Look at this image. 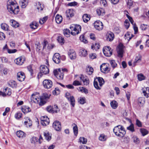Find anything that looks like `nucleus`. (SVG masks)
Returning a JSON list of instances; mask_svg holds the SVG:
<instances>
[{"label": "nucleus", "instance_id": "obj_1", "mask_svg": "<svg viewBox=\"0 0 149 149\" xmlns=\"http://www.w3.org/2000/svg\"><path fill=\"white\" fill-rule=\"evenodd\" d=\"M7 8L9 11L15 14H17L19 11V6L15 0H9Z\"/></svg>", "mask_w": 149, "mask_h": 149}, {"label": "nucleus", "instance_id": "obj_2", "mask_svg": "<svg viewBox=\"0 0 149 149\" xmlns=\"http://www.w3.org/2000/svg\"><path fill=\"white\" fill-rule=\"evenodd\" d=\"M31 101L38 104L40 106H42L46 103L45 101L41 98L39 94L38 93H34L31 95Z\"/></svg>", "mask_w": 149, "mask_h": 149}, {"label": "nucleus", "instance_id": "obj_3", "mask_svg": "<svg viewBox=\"0 0 149 149\" xmlns=\"http://www.w3.org/2000/svg\"><path fill=\"white\" fill-rule=\"evenodd\" d=\"M113 131L116 136L120 137H123L126 133L124 127L120 125H118L115 127Z\"/></svg>", "mask_w": 149, "mask_h": 149}, {"label": "nucleus", "instance_id": "obj_4", "mask_svg": "<svg viewBox=\"0 0 149 149\" xmlns=\"http://www.w3.org/2000/svg\"><path fill=\"white\" fill-rule=\"evenodd\" d=\"M70 28L71 31V34L75 36L79 33L81 30V27L79 25L72 24L70 25Z\"/></svg>", "mask_w": 149, "mask_h": 149}, {"label": "nucleus", "instance_id": "obj_5", "mask_svg": "<svg viewBox=\"0 0 149 149\" xmlns=\"http://www.w3.org/2000/svg\"><path fill=\"white\" fill-rule=\"evenodd\" d=\"M65 70V69H64ZM63 70L59 68L54 70V73L56 77L59 80H62L63 78Z\"/></svg>", "mask_w": 149, "mask_h": 149}, {"label": "nucleus", "instance_id": "obj_6", "mask_svg": "<svg viewBox=\"0 0 149 149\" xmlns=\"http://www.w3.org/2000/svg\"><path fill=\"white\" fill-rule=\"evenodd\" d=\"M30 141L31 144L36 145L38 142L39 144H41L43 141V139L41 135H40L38 139L36 137L33 136L31 139Z\"/></svg>", "mask_w": 149, "mask_h": 149}, {"label": "nucleus", "instance_id": "obj_7", "mask_svg": "<svg viewBox=\"0 0 149 149\" xmlns=\"http://www.w3.org/2000/svg\"><path fill=\"white\" fill-rule=\"evenodd\" d=\"M100 68L101 72L104 73H108L110 71L109 65L107 63H104L100 65Z\"/></svg>", "mask_w": 149, "mask_h": 149}, {"label": "nucleus", "instance_id": "obj_8", "mask_svg": "<svg viewBox=\"0 0 149 149\" xmlns=\"http://www.w3.org/2000/svg\"><path fill=\"white\" fill-rule=\"evenodd\" d=\"M65 97L70 102L71 105L74 107V106L75 101L74 97L71 95L69 93L67 92L65 94Z\"/></svg>", "mask_w": 149, "mask_h": 149}, {"label": "nucleus", "instance_id": "obj_9", "mask_svg": "<svg viewBox=\"0 0 149 149\" xmlns=\"http://www.w3.org/2000/svg\"><path fill=\"white\" fill-rule=\"evenodd\" d=\"M124 46L122 43H120L118 46L117 48V52L118 56L120 58H122L123 56V54L124 52L123 50Z\"/></svg>", "mask_w": 149, "mask_h": 149}, {"label": "nucleus", "instance_id": "obj_10", "mask_svg": "<svg viewBox=\"0 0 149 149\" xmlns=\"http://www.w3.org/2000/svg\"><path fill=\"white\" fill-rule=\"evenodd\" d=\"M52 82L49 79L44 80L42 82L44 88L47 89L50 88L52 86Z\"/></svg>", "mask_w": 149, "mask_h": 149}, {"label": "nucleus", "instance_id": "obj_11", "mask_svg": "<svg viewBox=\"0 0 149 149\" xmlns=\"http://www.w3.org/2000/svg\"><path fill=\"white\" fill-rule=\"evenodd\" d=\"M49 72V69L47 66L45 65H41L40 67V73L38 74V76H40L41 77V74L43 73L44 74H46Z\"/></svg>", "mask_w": 149, "mask_h": 149}, {"label": "nucleus", "instance_id": "obj_12", "mask_svg": "<svg viewBox=\"0 0 149 149\" xmlns=\"http://www.w3.org/2000/svg\"><path fill=\"white\" fill-rule=\"evenodd\" d=\"M94 26L95 29L98 31L102 30L103 27L102 23L100 20L95 21L94 23Z\"/></svg>", "mask_w": 149, "mask_h": 149}, {"label": "nucleus", "instance_id": "obj_13", "mask_svg": "<svg viewBox=\"0 0 149 149\" xmlns=\"http://www.w3.org/2000/svg\"><path fill=\"white\" fill-rule=\"evenodd\" d=\"M103 51L104 54L107 56H110L112 54V50L109 46H106L104 47Z\"/></svg>", "mask_w": 149, "mask_h": 149}, {"label": "nucleus", "instance_id": "obj_14", "mask_svg": "<svg viewBox=\"0 0 149 149\" xmlns=\"http://www.w3.org/2000/svg\"><path fill=\"white\" fill-rule=\"evenodd\" d=\"M41 124L43 126H46L49 123V118L47 116H42L41 118Z\"/></svg>", "mask_w": 149, "mask_h": 149}, {"label": "nucleus", "instance_id": "obj_15", "mask_svg": "<svg viewBox=\"0 0 149 149\" xmlns=\"http://www.w3.org/2000/svg\"><path fill=\"white\" fill-rule=\"evenodd\" d=\"M34 6L35 8L39 12H41L42 11L44 8V4L40 2H36L35 3Z\"/></svg>", "mask_w": 149, "mask_h": 149}, {"label": "nucleus", "instance_id": "obj_16", "mask_svg": "<svg viewBox=\"0 0 149 149\" xmlns=\"http://www.w3.org/2000/svg\"><path fill=\"white\" fill-rule=\"evenodd\" d=\"M53 127L56 131H60L61 129V125L60 122L58 121H55L53 124Z\"/></svg>", "mask_w": 149, "mask_h": 149}, {"label": "nucleus", "instance_id": "obj_17", "mask_svg": "<svg viewBox=\"0 0 149 149\" xmlns=\"http://www.w3.org/2000/svg\"><path fill=\"white\" fill-rule=\"evenodd\" d=\"M25 60L24 56H21L16 58L15 60V62L17 64L19 65H22Z\"/></svg>", "mask_w": 149, "mask_h": 149}, {"label": "nucleus", "instance_id": "obj_18", "mask_svg": "<svg viewBox=\"0 0 149 149\" xmlns=\"http://www.w3.org/2000/svg\"><path fill=\"white\" fill-rule=\"evenodd\" d=\"M25 78L24 73L22 72H19L17 74V79L21 81H24Z\"/></svg>", "mask_w": 149, "mask_h": 149}, {"label": "nucleus", "instance_id": "obj_19", "mask_svg": "<svg viewBox=\"0 0 149 149\" xmlns=\"http://www.w3.org/2000/svg\"><path fill=\"white\" fill-rule=\"evenodd\" d=\"M25 125L27 127H29L32 125V121L30 118L27 116L25 117L23 120Z\"/></svg>", "mask_w": 149, "mask_h": 149}, {"label": "nucleus", "instance_id": "obj_20", "mask_svg": "<svg viewBox=\"0 0 149 149\" xmlns=\"http://www.w3.org/2000/svg\"><path fill=\"white\" fill-rule=\"evenodd\" d=\"M53 60L56 63L58 64L61 61L60 56L59 54L56 53L54 54L53 58Z\"/></svg>", "mask_w": 149, "mask_h": 149}, {"label": "nucleus", "instance_id": "obj_21", "mask_svg": "<svg viewBox=\"0 0 149 149\" xmlns=\"http://www.w3.org/2000/svg\"><path fill=\"white\" fill-rule=\"evenodd\" d=\"M76 77H78L79 79H78L82 80L84 85H87L89 84V81L88 78L83 77V76H79L78 75H75Z\"/></svg>", "mask_w": 149, "mask_h": 149}, {"label": "nucleus", "instance_id": "obj_22", "mask_svg": "<svg viewBox=\"0 0 149 149\" xmlns=\"http://www.w3.org/2000/svg\"><path fill=\"white\" fill-rule=\"evenodd\" d=\"M106 38L107 40L109 41H111L114 39V36L112 32H110L107 33Z\"/></svg>", "mask_w": 149, "mask_h": 149}, {"label": "nucleus", "instance_id": "obj_23", "mask_svg": "<svg viewBox=\"0 0 149 149\" xmlns=\"http://www.w3.org/2000/svg\"><path fill=\"white\" fill-rule=\"evenodd\" d=\"M22 111L24 113H27L31 111V108L27 106H23L21 107Z\"/></svg>", "mask_w": 149, "mask_h": 149}, {"label": "nucleus", "instance_id": "obj_24", "mask_svg": "<svg viewBox=\"0 0 149 149\" xmlns=\"http://www.w3.org/2000/svg\"><path fill=\"white\" fill-rule=\"evenodd\" d=\"M142 92L143 95L146 98L149 97V88L144 87L142 88Z\"/></svg>", "mask_w": 149, "mask_h": 149}, {"label": "nucleus", "instance_id": "obj_25", "mask_svg": "<svg viewBox=\"0 0 149 149\" xmlns=\"http://www.w3.org/2000/svg\"><path fill=\"white\" fill-rule=\"evenodd\" d=\"M96 12L99 16H101L104 15L105 13L104 9L101 8H97L96 10Z\"/></svg>", "mask_w": 149, "mask_h": 149}, {"label": "nucleus", "instance_id": "obj_26", "mask_svg": "<svg viewBox=\"0 0 149 149\" xmlns=\"http://www.w3.org/2000/svg\"><path fill=\"white\" fill-rule=\"evenodd\" d=\"M16 134L19 138H23L26 136V134L21 130H19L16 132Z\"/></svg>", "mask_w": 149, "mask_h": 149}, {"label": "nucleus", "instance_id": "obj_27", "mask_svg": "<svg viewBox=\"0 0 149 149\" xmlns=\"http://www.w3.org/2000/svg\"><path fill=\"white\" fill-rule=\"evenodd\" d=\"M68 55L70 58L71 59H74L76 58V54L74 50H70L68 52Z\"/></svg>", "mask_w": 149, "mask_h": 149}, {"label": "nucleus", "instance_id": "obj_28", "mask_svg": "<svg viewBox=\"0 0 149 149\" xmlns=\"http://www.w3.org/2000/svg\"><path fill=\"white\" fill-rule=\"evenodd\" d=\"M44 136L45 139L48 141H49L51 139V134L48 131L44 132Z\"/></svg>", "mask_w": 149, "mask_h": 149}, {"label": "nucleus", "instance_id": "obj_29", "mask_svg": "<svg viewBox=\"0 0 149 149\" xmlns=\"http://www.w3.org/2000/svg\"><path fill=\"white\" fill-rule=\"evenodd\" d=\"M87 142V138L82 136L80 137L78 139V142L80 144H86Z\"/></svg>", "mask_w": 149, "mask_h": 149}, {"label": "nucleus", "instance_id": "obj_30", "mask_svg": "<svg viewBox=\"0 0 149 149\" xmlns=\"http://www.w3.org/2000/svg\"><path fill=\"white\" fill-rule=\"evenodd\" d=\"M28 0H20L19 3L22 8L26 7L28 3Z\"/></svg>", "mask_w": 149, "mask_h": 149}, {"label": "nucleus", "instance_id": "obj_31", "mask_svg": "<svg viewBox=\"0 0 149 149\" xmlns=\"http://www.w3.org/2000/svg\"><path fill=\"white\" fill-rule=\"evenodd\" d=\"M10 22L11 25L14 28H17L19 26V23L13 19L10 20Z\"/></svg>", "mask_w": 149, "mask_h": 149}, {"label": "nucleus", "instance_id": "obj_32", "mask_svg": "<svg viewBox=\"0 0 149 149\" xmlns=\"http://www.w3.org/2000/svg\"><path fill=\"white\" fill-rule=\"evenodd\" d=\"M82 18L84 22L86 23L90 20L91 16L90 15L85 14L83 15Z\"/></svg>", "mask_w": 149, "mask_h": 149}, {"label": "nucleus", "instance_id": "obj_33", "mask_svg": "<svg viewBox=\"0 0 149 149\" xmlns=\"http://www.w3.org/2000/svg\"><path fill=\"white\" fill-rule=\"evenodd\" d=\"M66 15L68 17H71L74 15V11L72 9H69L66 12Z\"/></svg>", "mask_w": 149, "mask_h": 149}, {"label": "nucleus", "instance_id": "obj_34", "mask_svg": "<svg viewBox=\"0 0 149 149\" xmlns=\"http://www.w3.org/2000/svg\"><path fill=\"white\" fill-rule=\"evenodd\" d=\"M133 36V35L130 32H127L125 35V39L127 40L128 42Z\"/></svg>", "mask_w": 149, "mask_h": 149}, {"label": "nucleus", "instance_id": "obj_35", "mask_svg": "<svg viewBox=\"0 0 149 149\" xmlns=\"http://www.w3.org/2000/svg\"><path fill=\"white\" fill-rule=\"evenodd\" d=\"M47 110L48 111L52 113H58L59 111V109H54L51 106H49L47 108Z\"/></svg>", "mask_w": 149, "mask_h": 149}, {"label": "nucleus", "instance_id": "obj_36", "mask_svg": "<svg viewBox=\"0 0 149 149\" xmlns=\"http://www.w3.org/2000/svg\"><path fill=\"white\" fill-rule=\"evenodd\" d=\"M107 138V136L103 134H101L99 137V140L101 141H106Z\"/></svg>", "mask_w": 149, "mask_h": 149}, {"label": "nucleus", "instance_id": "obj_37", "mask_svg": "<svg viewBox=\"0 0 149 149\" xmlns=\"http://www.w3.org/2000/svg\"><path fill=\"white\" fill-rule=\"evenodd\" d=\"M30 28L33 29H35L37 28L38 26V23L35 22H33L30 25Z\"/></svg>", "mask_w": 149, "mask_h": 149}, {"label": "nucleus", "instance_id": "obj_38", "mask_svg": "<svg viewBox=\"0 0 149 149\" xmlns=\"http://www.w3.org/2000/svg\"><path fill=\"white\" fill-rule=\"evenodd\" d=\"M110 105L112 108L116 109L118 107V103L115 100H113L110 102Z\"/></svg>", "mask_w": 149, "mask_h": 149}, {"label": "nucleus", "instance_id": "obj_39", "mask_svg": "<svg viewBox=\"0 0 149 149\" xmlns=\"http://www.w3.org/2000/svg\"><path fill=\"white\" fill-rule=\"evenodd\" d=\"M93 68L90 66H88L86 68V72L88 75H91L92 74L93 72Z\"/></svg>", "mask_w": 149, "mask_h": 149}, {"label": "nucleus", "instance_id": "obj_40", "mask_svg": "<svg viewBox=\"0 0 149 149\" xmlns=\"http://www.w3.org/2000/svg\"><path fill=\"white\" fill-rule=\"evenodd\" d=\"M87 54V51L84 49L82 48L80 49V55L81 56L85 57Z\"/></svg>", "mask_w": 149, "mask_h": 149}, {"label": "nucleus", "instance_id": "obj_41", "mask_svg": "<svg viewBox=\"0 0 149 149\" xmlns=\"http://www.w3.org/2000/svg\"><path fill=\"white\" fill-rule=\"evenodd\" d=\"M1 29L4 31H8L9 29L8 25L5 23H3L1 24Z\"/></svg>", "mask_w": 149, "mask_h": 149}, {"label": "nucleus", "instance_id": "obj_42", "mask_svg": "<svg viewBox=\"0 0 149 149\" xmlns=\"http://www.w3.org/2000/svg\"><path fill=\"white\" fill-rule=\"evenodd\" d=\"M100 45L98 43H95V44H93L91 46V48L92 49L95 51L97 50L100 48Z\"/></svg>", "mask_w": 149, "mask_h": 149}, {"label": "nucleus", "instance_id": "obj_43", "mask_svg": "<svg viewBox=\"0 0 149 149\" xmlns=\"http://www.w3.org/2000/svg\"><path fill=\"white\" fill-rule=\"evenodd\" d=\"M63 18L62 16L57 14L56 15L55 17V20L56 22L58 24H60L62 21Z\"/></svg>", "mask_w": 149, "mask_h": 149}, {"label": "nucleus", "instance_id": "obj_44", "mask_svg": "<svg viewBox=\"0 0 149 149\" xmlns=\"http://www.w3.org/2000/svg\"><path fill=\"white\" fill-rule=\"evenodd\" d=\"M3 91L5 94V96L6 95H10L12 93L11 89L8 88H5Z\"/></svg>", "mask_w": 149, "mask_h": 149}, {"label": "nucleus", "instance_id": "obj_45", "mask_svg": "<svg viewBox=\"0 0 149 149\" xmlns=\"http://www.w3.org/2000/svg\"><path fill=\"white\" fill-rule=\"evenodd\" d=\"M86 98L84 97H80L78 99V102L81 104H83L86 103Z\"/></svg>", "mask_w": 149, "mask_h": 149}, {"label": "nucleus", "instance_id": "obj_46", "mask_svg": "<svg viewBox=\"0 0 149 149\" xmlns=\"http://www.w3.org/2000/svg\"><path fill=\"white\" fill-rule=\"evenodd\" d=\"M99 83V86L101 87L104 84V81L103 79L101 77H98L95 79Z\"/></svg>", "mask_w": 149, "mask_h": 149}, {"label": "nucleus", "instance_id": "obj_47", "mask_svg": "<svg viewBox=\"0 0 149 149\" xmlns=\"http://www.w3.org/2000/svg\"><path fill=\"white\" fill-rule=\"evenodd\" d=\"M145 102V99L143 97H140L138 99V103L139 106H143Z\"/></svg>", "mask_w": 149, "mask_h": 149}, {"label": "nucleus", "instance_id": "obj_48", "mask_svg": "<svg viewBox=\"0 0 149 149\" xmlns=\"http://www.w3.org/2000/svg\"><path fill=\"white\" fill-rule=\"evenodd\" d=\"M137 77L139 81H142L146 79V77L142 74H139L137 75Z\"/></svg>", "mask_w": 149, "mask_h": 149}, {"label": "nucleus", "instance_id": "obj_49", "mask_svg": "<svg viewBox=\"0 0 149 149\" xmlns=\"http://www.w3.org/2000/svg\"><path fill=\"white\" fill-rule=\"evenodd\" d=\"M78 91L81 93H84L85 94L88 93V91L87 89L82 87H79L78 88Z\"/></svg>", "mask_w": 149, "mask_h": 149}, {"label": "nucleus", "instance_id": "obj_50", "mask_svg": "<svg viewBox=\"0 0 149 149\" xmlns=\"http://www.w3.org/2000/svg\"><path fill=\"white\" fill-rule=\"evenodd\" d=\"M141 61V55H138L136 56L135 59V61L134 63V65H135L136 63H139Z\"/></svg>", "mask_w": 149, "mask_h": 149}, {"label": "nucleus", "instance_id": "obj_51", "mask_svg": "<svg viewBox=\"0 0 149 149\" xmlns=\"http://www.w3.org/2000/svg\"><path fill=\"white\" fill-rule=\"evenodd\" d=\"M70 31L68 29H65L63 30V34L67 37H70Z\"/></svg>", "mask_w": 149, "mask_h": 149}, {"label": "nucleus", "instance_id": "obj_52", "mask_svg": "<svg viewBox=\"0 0 149 149\" xmlns=\"http://www.w3.org/2000/svg\"><path fill=\"white\" fill-rule=\"evenodd\" d=\"M9 85L12 88H15L17 86L16 82L14 81H10L9 83Z\"/></svg>", "mask_w": 149, "mask_h": 149}, {"label": "nucleus", "instance_id": "obj_53", "mask_svg": "<svg viewBox=\"0 0 149 149\" xmlns=\"http://www.w3.org/2000/svg\"><path fill=\"white\" fill-rule=\"evenodd\" d=\"M57 40L58 42L61 45H63L65 42L64 38L61 36H59L58 37Z\"/></svg>", "mask_w": 149, "mask_h": 149}, {"label": "nucleus", "instance_id": "obj_54", "mask_svg": "<svg viewBox=\"0 0 149 149\" xmlns=\"http://www.w3.org/2000/svg\"><path fill=\"white\" fill-rule=\"evenodd\" d=\"M140 132L142 134V135L143 136H144L147 134H148V132L146 130L143 129L141 128L140 129Z\"/></svg>", "mask_w": 149, "mask_h": 149}, {"label": "nucleus", "instance_id": "obj_55", "mask_svg": "<svg viewBox=\"0 0 149 149\" xmlns=\"http://www.w3.org/2000/svg\"><path fill=\"white\" fill-rule=\"evenodd\" d=\"M89 58L91 59H94L96 58L97 55L95 53H91L89 54Z\"/></svg>", "mask_w": 149, "mask_h": 149}, {"label": "nucleus", "instance_id": "obj_56", "mask_svg": "<svg viewBox=\"0 0 149 149\" xmlns=\"http://www.w3.org/2000/svg\"><path fill=\"white\" fill-rule=\"evenodd\" d=\"M127 129L132 132H133L135 131L134 125L132 123H131L129 126L127 127Z\"/></svg>", "mask_w": 149, "mask_h": 149}, {"label": "nucleus", "instance_id": "obj_57", "mask_svg": "<svg viewBox=\"0 0 149 149\" xmlns=\"http://www.w3.org/2000/svg\"><path fill=\"white\" fill-rule=\"evenodd\" d=\"M60 90L58 87L56 88L53 91V94L54 95H57L59 94L60 93Z\"/></svg>", "mask_w": 149, "mask_h": 149}, {"label": "nucleus", "instance_id": "obj_58", "mask_svg": "<svg viewBox=\"0 0 149 149\" xmlns=\"http://www.w3.org/2000/svg\"><path fill=\"white\" fill-rule=\"evenodd\" d=\"M110 63L111 64L112 67L114 68L116 67L117 66V64L116 62L115 61V60H111L110 61Z\"/></svg>", "mask_w": 149, "mask_h": 149}, {"label": "nucleus", "instance_id": "obj_59", "mask_svg": "<svg viewBox=\"0 0 149 149\" xmlns=\"http://www.w3.org/2000/svg\"><path fill=\"white\" fill-rule=\"evenodd\" d=\"M48 18L47 17L45 16L40 19L39 21V23L41 24H43L47 21Z\"/></svg>", "mask_w": 149, "mask_h": 149}, {"label": "nucleus", "instance_id": "obj_60", "mask_svg": "<svg viewBox=\"0 0 149 149\" xmlns=\"http://www.w3.org/2000/svg\"><path fill=\"white\" fill-rule=\"evenodd\" d=\"M73 130L74 135L77 136L78 134V127L76 125H75V126L73 127Z\"/></svg>", "mask_w": 149, "mask_h": 149}, {"label": "nucleus", "instance_id": "obj_61", "mask_svg": "<svg viewBox=\"0 0 149 149\" xmlns=\"http://www.w3.org/2000/svg\"><path fill=\"white\" fill-rule=\"evenodd\" d=\"M98 82L95 79L94 81V86L97 89H100V87L98 85Z\"/></svg>", "mask_w": 149, "mask_h": 149}, {"label": "nucleus", "instance_id": "obj_62", "mask_svg": "<svg viewBox=\"0 0 149 149\" xmlns=\"http://www.w3.org/2000/svg\"><path fill=\"white\" fill-rule=\"evenodd\" d=\"M80 40L84 43H86L88 41L85 38L84 36L83 35H81L79 37Z\"/></svg>", "mask_w": 149, "mask_h": 149}, {"label": "nucleus", "instance_id": "obj_63", "mask_svg": "<svg viewBox=\"0 0 149 149\" xmlns=\"http://www.w3.org/2000/svg\"><path fill=\"white\" fill-rule=\"evenodd\" d=\"M124 26L125 28L127 29L130 26V23L128 19H126L124 22Z\"/></svg>", "mask_w": 149, "mask_h": 149}, {"label": "nucleus", "instance_id": "obj_64", "mask_svg": "<svg viewBox=\"0 0 149 149\" xmlns=\"http://www.w3.org/2000/svg\"><path fill=\"white\" fill-rule=\"evenodd\" d=\"M22 114L21 113H16L15 116V118L17 119H19L22 118Z\"/></svg>", "mask_w": 149, "mask_h": 149}]
</instances>
